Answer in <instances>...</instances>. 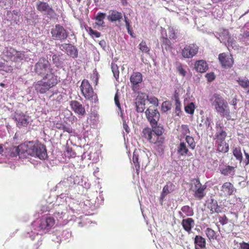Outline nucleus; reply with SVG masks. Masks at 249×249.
Instances as JSON below:
<instances>
[{
    "mask_svg": "<svg viewBox=\"0 0 249 249\" xmlns=\"http://www.w3.org/2000/svg\"><path fill=\"white\" fill-rule=\"evenodd\" d=\"M151 129L154 133L156 134L159 136H160V137H164L162 134L164 131V129L162 126H158L157 124H154L153 125H151Z\"/></svg>",
    "mask_w": 249,
    "mask_h": 249,
    "instance_id": "nucleus-34",
    "label": "nucleus"
},
{
    "mask_svg": "<svg viewBox=\"0 0 249 249\" xmlns=\"http://www.w3.org/2000/svg\"><path fill=\"white\" fill-rule=\"evenodd\" d=\"M7 15L8 18V20L11 21V23H16L17 24L19 21L20 14L17 10H14L12 11H8Z\"/></svg>",
    "mask_w": 249,
    "mask_h": 249,
    "instance_id": "nucleus-26",
    "label": "nucleus"
},
{
    "mask_svg": "<svg viewBox=\"0 0 249 249\" xmlns=\"http://www.w3.org/2000/svg\"><path fill=\"white\" fill-rule=\"evenodd\" d=\"M86 30L89 34L93 38L94 37L98 38L101 36L100 32L93 30L91 27H88L86 28Z\"/></svg>",
    "mask_w": 249,
    "mask_h": 249,
    "instance_id": "nucleus-44",
    "label": "nucleus"
},
{
    "mask_svg": "<svg viewBox=\"0 0 249 249\" xmlns=\"http://www.w3.org/2000/svg\"><path fill=\"white\" fill-rule=\"evenodd\" d=\"M171 109V104L168 101L163 102L162 104L161 110L162 112H166Z\"/></svg>",
    "mask_w": 249,
    "mask_h": 249,
    "instance_id": "nucleus-48",
    "label": "nucleus"
},
{
    "mask_svg": "<svg viewBox=\"0 0 249 249\" xmlns=\"http://www.w3.org/2000/svg\"><path fill=\"white\" fill-rule=\"evenodd\" d=\"M107 19L111 22H120L123 19V14L116 10H110L107 16Z\"/></svg>",
    "mask_w": 249,
    "mask_h": 249,
    "instance_id": "nucleus-19",
    "label": "nucleus"
},
{
    "mask_svg": "<svg viewBox=\"0 0 249 249\" xmlns=\"http://www.w3.org/2000/svg\"><path fill=\"white\" fill-rule=\"evenodd\" d=\"M194 197L198 199H202L205 196V191L206 189V186L202 185L198 178L195 179L194 182Z\"/></svg>",
    "mask_w": 249,
    "mask_h": 249,
    "instance_id": "nucleus-11",
    "label": "nucleus"
},
{
    "mask_svg": "<svg viewBox=\"0 0 249 249\" xmlns=\"http://www.w3.org/2000/svg\"><path fill=\"white\" fill-rule=\"evenodd\" d=\"M90 79L95 85H97L98 77L97 73L93 72L92 74H91L90 75Z\"/></svg>",
    "mask_w": 249,
    "mask_h": 249,
    "instance_id": "nucleus-54",
    "label": "nucleus"
},
{
    "mask_svg": "<svg viewBox=\"0 0 249 249\" xmlns=\"http://www.w3.org/2000/svg\"><path fill=\"white\" fill-rule=\"evenodd\" d=\"M130 80L133 88H137L138 85L142 81V76L141 72H136L131 75Z\"/></svg>",
    "mask_w": 249,
    "mask_h": 249,
    "instance_id": "nucleus-22",
    "label": "nucleus"
},
{
    "mask_svg": "<svg viewBox=\"0 0 249 249\" xmlns=\"http://www.w3.org/2000/svg\"><path fill=\"white\" fill-rule=\"evenodd\" d=\"M72 110L79 116H84L86 114L85 107L78 101L72 100L70 102Z\"/></svg>",
    "mask_w": 249,
    "mask_h": 249,
    "instance_id": "nucleus-17",
    "label": "nucleus"
},
{
    "mask_svg": "<svg viewBox=\"0 0 249 249\" xmlns=\"http://www.w3.org/2000/svg\"><path fill=\"white\" fill-rule=\"evenodd\" d=\"M216 131L213 137L215 143L225 141L227 136V132L224 130V126L221 123H217L215 125Z\"/></svg>",
    "mask_w": 249,
    "mask_h": 249,
    "instance_id": "nucleus-12",
    "label": "nucleus"
},
{
    "mask_svg": "<svg viewBox=\"0 0 249 249\" xmlns=\"http://www.w3.org/2000/svg\"><path fill=\"white\" fill-rule=\"evenodd\" d=\"M234 185L230 182H226L221 186L219 195L221 197H228L234 194L236 192Z\"/></svg>",
    "mask_w": 249,
    "mask_h": 249,
    "instance_id": "nucleus-9",
    "label": "nucleus"
},
{
    "mask_svg": "<svg viewBox=\"0 0 249 249\" xmlns=\"http://www.w3.org/2000/svg\"><path fill=\"white\" fill-rule=\"evenodd\" d=\"M177 69L178 71L179 72V74L182 76H185L186 74V71L183 68L182 65L181 64H179L178 67H177Z\"/></svg>",
    "mask_w": 249,
    "mask_h": 249,
    "instance_id": "nucleus-51",
    "label": "nucleus"
},
{
    "mask_svg": "<svg viewBox=\"0 0 249 249\" xmlns=\"http://www.w3.org/2000/svg\"><path fill=\"white\" fill-rule=\"evenodd\" d=\"M52 61H53V64H54L55 65H57L59 63V58L58 56L57 55V54H54L52 56Z\"/></svg>",
    "mask_w": 249,
    "mask_h": 249,
    "instance_id": "nucleus-57",
    "label": "nucleus"
},
{
    "mask_svg": "<svg viewBox=\"0 0 249 249\" xmlns=\"http://www.w3.org/2000/svg\"><path fill=\"white\" fill-rule=\"evenodd\" d=\"M244 154L245 158L244 162H245L246 165H248L249 164V154L246 152L245 150H244Z\"/></svg>",
    "mask_w": 249,
    "mask_h": 249,
    "instance_id": "nucleus-59",
    "label": "nucleus"
},
{
    "mask_svg": "<svg viewBox=\"0 0 249 249\" xmlns=\"http://www.w3.org/2000/svg\"><path fill=\"white\" fill-rule=\"evenodd\" d=\"M209 101L212 106L221 116L226 118L228 120L231 119L228 103L220 94L214 93L211 96Z\"/></svg>",
    "mask_w": 249,
    "mask_h": 249,
    "instance_id": "nucleus-2",
    "label": "nucleus"
},
{
    "mask_svg": "<svg viewBox=\"0 0 249 249\" xmlns=\"http://www.w3.org/2000/svg\"><path fill=\"white\" fill-rule=\"evenodd\" d=\"M160 40L161 42V46L162 49H165L166 51L170 50L172 49V43L167 37H161Z\"/></svg>",
    "mask_w": 249,
    "mask_h": 249,
    "instance_id": "nucleus-32",
    "label": "nucleus"
},
{
    "mask_svg": "<svg viewBox=\"0 0 249 249\" xmlns=\"http://www.w3.org/2000/svg\"><path fill=\"white\" fill-rule=\"evenodd\" d=\"M119 95L117 93H116L115 95V96H114V101H115V103L116 105V106L119 107V108H120L121 107V105L120 104V102H119Z\"/></svg>",
    "mask_w": 249,
    "mask_h": 249,
    "instance_id": "nucleus-58",
    "label": "nucleus"
},
{
    "mask_svg": "<svg viewBox=\"0 0 249 249\" xmlns=\"http://www.w3.org/2000/svg\"><path fill=\"white\" fill-rule=\"evenodd\" d=\"M148 101L152 104L157 107L159 105V100L155 97H149L147 96Z\"/></svg>",
    "mask_w": 249,
    "mask_h": 249,
    "instance_id": "nucleus-52",
    "label": "nucleus"
},
{
    "mask_svg": "<svg viewBox=\"0 0 249 249\" xmlns=\"http://www.w3.org/2000/svg\"><path fill=\"white\" fill-rule=\"evenodd\" d=\"M29 117L23 113L17 114L16 117L17 125L19 128L27 127L29 123Z\"/></svg>",
    "mask_w": 249,
    "mask_h": 249,
    "instance_id": "nucleus-20",
    "label": "nucleus"
},
{
    "mask_svg": "<svg viewBox=\"0 0 249 249\" xmlns=\"http://www.w3.org/2000/svg\"><path fill=\"white\" fill-rule=\"evenodd\" d=\"M5 53L6 55L13 61L17 53V50L12 47H10L7 49Z\"/></svg>",
    "mask_w": 249,
    "mask_h": 249,
    "instance_id": "nucleus-38",
    "label": "nucleus"
},
{
    "mask_svg": "<svg viewBox=\"0 0 249 249\" xmlns=\"http://www.w3.org/2000/svg\"><path fill=\"white\" fill-rule=\"evenodd\" d=\"M195 68L197 72L203 73L207 70L208 67L206 61L199 60L196 62Z\"/></svg>",
    "mask_w": 249,
    "mask_h": 249,
    "instance_id": "nucleus-25",
    "label": "nucleus"
},
{
    "mask_svg": "<svg viewBox=\"0 0 249 249\" xmlns=\"http://www.w3.org/2000/svg\"><path fill=\"white\" fill-rule=\"evenodd\" d=\"M145 113L151 125L157 124L160 119V114L157 109H153L149 107L146 110Z\"/></svg>",
    "mask_w": 249,
    "mask_h": 249,
    "instance_id": "nucleus-10",
    "label": "nucleus"
},
{
    "mask_svg": "<svg viewBox=\"0 0 249 249\" xmlns=\"http://www.w3.org/2000/svg\"><path fill=\"white\" fill-rule=\"evenodd\" d=\"M195 105L193 103L189 104L185 107V111L190 114H193L195 111Z\"/></svg>",
    "mask_w": 249,
    "mask_h": 249,
    "instance_id": "nucleus-47",
    "label": "nucleus"
},
{
    "mask_svg": "<svg viewBox=\"0 0 249 249\" xmlns=\"http://www.w3.org/2000/svg\"><path fill=\"white\" fill-rule=\"evenodd\" d=\"M60 49L62 51L66 52L68 55L72 58H76L78 56L77 49L71 44L64 43L61 44L60 46Z\"/></svg>",
    "mask_w": 249,
    "mask_h": 249,
    "instance_id": "nucleus-16",
    "label": "nucleus"
},
{
    "mask_svg": "<svg viewBox=\"0 0 249 249\" xmlns=\"http://www.w3.org/2000/svg\"><path fill=\"white\" fill-rule=\"evenodd\" d=\"M139 151L137 150H135L132 157V161L134 163L135 168L136 170L137 175H139L140 170V162L141 159H140Z\"/></svg>",
    "mask_w": 249,
    "mask_h": 249,
    "instance_id": "nucleus-24",
    "label": "nucleus"
},
{
    "mask_svg": "<svg viewBox=\"0 0 249 249\" xmlns=\"http://www.w3.org/2000/svg\"><path fill=\"white\" fill-rule=\"evenodd\" d=\"M237 82L239 85L243 89H247L248 91L249 92V80L246 78L244 79L239 78L237 80Z\"/></svg>",
    "mask_w": 249,
    "mask_h": 249,
    "instance_id": "nucleus-35",
    "label": "nucleus"
},
{
    "mask_svg": "<svg viewBox=\"0 0 249 249\" xmlns=\"http://www.w3.org/2000/svg\"><path fill=\"white\" fill-rule=\"evenodd\" d=\"M52 38L54 40L64 41L68 36V34L64 28L60 24H56L51 29Z\"/></svg>",
    "mask_w": 249,
    "mask_h": 249,
    "instance_id": "nucleus-7",
    "label": "nucleus"
},
{
    "mask_svg": "<svg viewBox=\"0 0 249 249\" xmlns=\"http://www.w3.org/2000/svg\"><path fill=\"white\" fill-rule=\"evenodd\" d=\"M207 208L209 210V213L212 214L214 213H221L223 212V208L218 205L217 201L211 199L210 202L208 203Z\"/></svg>",
    "mask_w": 249,
    "mask_h": 249,
    "instance_id": "nucleus-18",
    "label": "nucleus"
},
{
    "mask_svg": "<svg viewBox=\"0 0 249 249\" xmlns=\"http://www.w3.org/2000/svg\"><path fill=\"white\" fill-rule=\"evenodd\" d=\"M175 186L172 183H168L163 188L161 194V198L163 199L168 194L174 190Z\"/></svg>",
    "mask_w": 249,
    "mask_h": 249,
    "instance_id": "nucleus-29",
    "label": "nucleus"
},
{
    "mask_svg": "<svg viewBox=\"0 0 249 249\" xmlns=\"http://www.w3.org/2000/svg\"><path fill=\"white\" fill-rule=\"evenodd\" d=\"M206 235L207 238L210 240H214L216 239V234L215 231L210 228H207L205 231Z\"/></svg>",
    "mask_w": 249,
    "mask_h": 249,
    "instance_id": "nucleus-36",
    "label": "nucleus"
},
{
    "mask_svg": "<svg viewBox=\"0 0 249 249\" xmlns=\"http://www.w3.org/2000/svg\"><path fill=\"white\" fill-rule=\"evenodd\" d=\"M195 225V220L192 218L183 219L181 221V225L183 230L189 234L191 233Z\"/></svg>",
    "mask_w": 249,
    "mask_h": 249,
    "instance_id": "nucleus-21",
    "label": "nucleus"
},
{
    "mask_svg": "<svg viewBox=\"0 0 249 249\" xmlns=\"http://www.w3.org/2000/svg\"><path fill=\"white\" fill-rule=\"evenodd\" d=\"M80 89L83 95L86 100L94 103H96L98 101L97 94L94 91L88 80L84 79L82 81Z\"/></svg>",
    "mask_w": 249,
    "mask_h": 249,
    "instance_id": "nucleus-6",
    "label": "nucleus"
},
{
    "mask_svg": "<svg viewBox=\"0 0 249 249\" xmlns=\"http://www.w3.org/2000/svg\"><path fill=\"white\" fill-rule=\"evenodd\" d=\"M61 130H63L64 132H67L69 133H71L72 132V130L71 128L70 127L67 126L65 125H64L63 129Z\"/></svg>",
    "mask_w": 249,
    "mask_h": 249,
    "instance_id": "nucleus-60",
    "label": "nucleus"
},
{
    "mask_svg": "<svg viewBox=\"0 0 249 249\" xmlns=\"http://www.w3.org/2000/svg\"><path fill=\"white\" fill-rule=\"evenodd\" d=\"M185 141L186 142L188 143V145L190 148L192 150H194L196 145V143L195 142L194 138L190 136H186L185 138Z\"/></svg>",
    "mask_w": 249,
    "mask_h": 249,
    "instance_id": "nucleus-37",
    "label": "nucleus"
},
{
    "mask_svg": "<svg viewBox=\"0 0 249 249\" xmlns=\"http://www.w3.org/2000/svg\"><path fill=\"white\" fill-rule=\"evenodd\" d=\"M218 59L222 67L225 68H231L234 63L232 55L231 54H227L225 53L219 54Z\"/></svg>",
    "mask_w": 249,
    "mask_h": 249,
    "instance_id": "nucleus-14",
    "label": "nucleus"
},
{
    "mask_svg": "<svg viewBox=\"0 0 249 249\" xmlns=\"http://www.w3.org/2000/svg\"><path fill=\"white\" fill-rule=\"evenodd\" d=\"M66 152V155L69 158L75 157V153L72 151L71 148H68Z\"/></svg>",
    "mask_w": 249,
    "mask_h": 249,
    "instance_id": "nucleus-56",
    "label": "nucleus"
},
{
    "mask_svg": "<svg viewBox=\"0 0 249 249\" xmlns=\"http://www.w3.org/2000/svg\"><path fill=\"white\" fill-rule=\"evenodd\" d=\"M112 71L115 79L117 80L119 77V71L117 65L114 63L111 64Z\"/></svg>",
    "mask_w": 249,
    "mask_h": 249,
    "instance_id": "nucleus-46",
    "label": "nucleus"
},
{
    "mask_svg": "<svg viewBox=\"0 0 249 249\" xmlns=\"http://www.w3.org/2000/svg\"><path fill=\"white\" fill-rule=\"evenodd\" d=\"M55 220L53 216L43 217L40 220L39 228L40 230L49 231L54 225Z\"/></svg>",
    "mask_w": 249,
    "mask_h": 249,
    "instance_id": "nucleus-13",
    "label": "nucleus"
},
{
    "mask_svg": "<svg viewBox=\"0 0 249 249\" xmlns=\"http://www.w3.org/2000/svg\"><path fill=\"white\" fill-rule=\"evenodd\" d=\"M234 168L232 166L228 165L220 169V173L224 176H228L231 174Z\"/></svg>",
    "mask_w": 249,
    "mask_h": 249,
    "instance_id": "nucleus-41",
    "label": "nucleus"
},
{
    "mask_svg": "<svg viewBox=\"0 0 249 249\" xmlns=\"http://www.w3.org/2000/svg\"><path fill=\"white\" fill-rule=\"evenodd\" d=\"M199 47L195 43L186 45L181 50V54L184 58H192L197 54Z\"/></svg>",
    "mask_w": 249,
    "mask_h": 249,
    "instance_id": "nucleus-8",
    "label": "nucleus"
},
{
    "mask_svg": "<svg viewBox=\"0 0 249 249\" xmlns=\"http://www.w3.org/2000/svg\"><path fill=\"white\" fill-rule=\"evenodd\" d=\"M142 136L150 143L156 144L158 147L157 149L159 152L161 153L163 152V148L162 146L164 142V137L159 136L158 135L154 133L151 128L149 127H145L143 129Z\"/></svg>",
    "mask_w": 249,
    "mask_h": 249,
    "instance_id": "nucleus-5",
    "label": "nucleus"
},
{
    "mask_svg": "<svg viewBox=\"0 0 249 249\" xmlns=\"http://www.w3.org/2000/svg\"><path fill=\"white\" fill-rule=\"evenodd\" d=\"M64 125L62 123L57 122L55 124V127L59 130H62Z\"/></svg>",
    "mask_w": 249,
    "mask_h": 249,
    "instance_id": "nucleus-62",
    "label": "nucleus"
},
{
    "mask_svg": "<svg viewBox=\"0 0 249 249\" xmlns=\"http://www.w3.org/2000/svg\"><path fill=\"white\" fill-rule=\"evenodd\" d=\"M195 249H204L206 247V239L201 235H196L194 238Z\"/></svg>",
    "mask_w": 249,
    "mask_h": 249,
    "instance_id": "nucleus-23",
    "label": "nucleus"
},
{
    "mask_svg": "<svg viewBox=\"0 0 249 249\" xmlns=\"http://www.w3.org/2000/svg\"><path fill=\"white\" fill-rule=\"evenodd\" d=\"M232 154L236 160L241 162L243 160V156L241 148L240 146H233L232 147Z\"/></svg>",
    "mask_w": 249,
    "mask_h": 249,
    "instance_id": "nucleus-31",
    "label": "nucleus"
},
{
    "mask_svg": "<svg viewBox=\"0 0 249 249\" xmlns=\"http://www.w3.org/2000/svg\"><path fill=\"white\" fill-rule=\"evenodd\" d=\"M241 249H249V244L245 242L240 243Z\"/></svg>",
    "mask_w": 249,
    "mask_h": 249,
    "instance_id": "nucleus-61",
    "label": "nucleus"
},
{
    "mask_svg": "<svg viewBox=\"0 0 249 249\" xmlns=\"http://www.w3.org/2000/svg\"><path fill=\"white\" fill-rule=\"evenodd\" d=\"M36 9L40 12L45 13L48 15H52L54 13L53 8L47 3L38 1L36 3Z\"/></svg>",
    "mask_w": 249,
    "mask_h": 249,
    "instance_id": "nucleus-15",
    "label": "nucleus"
},
{
    "mask_svg": "<svg viewBox=\"0 0 249 249\" xmlns=\"http://www.w3.org/2000/svg\"><path fill=\"white\" fill-rule=\"evenodd\" d=\"M139 49L143 53H148L150 51L149 48L147 46L146 42L142 41L139 44Z\"/></svg>",
    "mask_w": 249,
    "mask_h": 249,
    "instance_id": "nucleus-49",
    "label": "nucleus"
},
{
    "mask_svg": "<svg viewBox=\"0 0 249 249\" xmlns=\"http://www.w3.org/2000/svg\"><path fill=\"white\" fill-rule=\"evenodd\" d=\"M219 222L222 225H224L228 223V218L226 216V215H223V216L218 215V216Z\"/></svg>",
    "mask_w": 249,
    "mask_h": 249,
    "instance_id": "nucleus-50",
    "label": "nucleus"
},
{
    "mask_svg": "<svg viewBox=\"0 0 249 249\" xmlns=\"http://www.w3.org/2000/svg\"><path fill=\"white\" fill-rule=\"evenodd\" d=\"M179 131L183 136H188L187 135L190 133L188 125L185 124L181 125Z\"/></svg>",
    "mask_w": 249,
    "mask_h": 249,
    "instance_id": "nucleus-45",
    "label": "nucleus"
},
{
    "mask_svg": "<svg viewBox=\"0 0 249 249\" xmlns=\"http://www.w3.org/2000/svg\"><path fill=\"white\" fill-rule=\"evenodd\" d=\"M127 32L128 34H129L131 36H133V29L132 27H129V28H127Z\"/></svg>",
    "mask_w": 249,
    "mask_h": 249,
    "instance_id": "nucleus-64",
    "label": "nucleus"
},
{
    "mask_svg": "<svg viewBox=\"0 0 249 249\" xmlns=\"http://www.w3.org/2000/svg\"><path fill=\"white\" fill-rule=\"evenodd\" d=\"M13 150L16 152L15 154H14L13 156L23 154L25 156L27 155L37 157L41 160H44L47 157L45 146L43 144L33 141L24 142L17 147H14Z\"/></svg>",
    "mask_w": 249,
    "mask_h": 249,
    "instance_id": "nucleus-1",
    "label": "nucleus"
},
{
    "mask_svg": "<svg viewBox=\"0 0 249 249\" xmlns=\"http://www.w3.org/2000/svg\"><path fill=\"white\" fill-rule=\"evenodd\" d=\"M145 95L143 93L139 94L137 97L136 99V101H142V102H145Z\"/></svg>",
    "mask_w": 249,
    "mask_h": 249,
    "instance_id": "nucleus-55",
    "label": "nucleus"
},
{
    "mask_svg": "<svg viewBox=\"0 0 249 249\" xmlns=\"http://www.w3.org/2000/svg\"><path fill=\"white\" fill-rule=\"evenodd\" d=\"M106 14L102 12H99L97 13L96 16L95 17V19L96 21V24L102 27L105 26L104 19L105 18Z\"/></svg>",
    "mask_w": 249,
    "mask_h": 249,
    "instance_id": "nucleus-30",
    "label": "nucleus"
},
{
    "mask_svg": "<svg viewBox=\"0 0 249 249\" xmlns=\"http://www.w3.org/2000/svg\"><path fill=\"white\" fill-rule=\"evenodd\" d=\"M25 58L24 51H17L13 61L18 62L23 60Z\"/></svg>",
    "mask_w": 249,
    "mask_h": 249,
    "instance_id": "nucleus-39",
    "label": "nucleus"
},
{
    "mask_svg": "<svg viewBox=\"0 0 249 249\" xmlns=\"http://www.w3.org/2000/svg\"><path fill=\"white\" fill-rule=\"evenodd\" d=\"M178 153L182 156L187 155L189 152L186 144L184 142H181L178 147Z\"/></svg>",
    "mask_w": 249,
    "mask_h": 249,
    "instance_id": "nucleus-33",
    "label": "nucleus"
},
{
    "mask_svg": "<svg viewBox=\"0 0 249 249\" xmlns=\"http://www.w3.org/2000/svg\"><path fill=\"white\" fill-rule=\"evenodd\" d=\"M174 98L175 100L176 112L177 113L178 115V113L181 110V103L177 93L175 94Z\"/></svg>",
    "mask_w": 249,
    "mask_h": 249,
    "instance_id": "nucleus-40",
    "label": "nucleus"
},
{
    "mask_svg": "<svg viewBox=\"0 0 249 249\" xmlns=\"http://www.w3.org/2000/svg\"><path fill=\"white\" fill-rule=\"evenodd\" d=\"M49 76L42 77L40 80L34 83L35 90L40 94L46 93L51 88L58 83L57 76L55 75H50Z\"/></svg>",
    "mask_w": 249,
    "mask_h": 249,
    "instance_id": "nucleus-3",
    "label": "nucleus"
},
{
    "mask_svg": "<svg viewBox=\"0 0 249 249\" xmlns=\"http://www.w3.org/2000/svg\"><path fill=\"white\" fill-rule=\"evenodd\" d=\"M169 36L170 39L176 40L177 39V33L176 30L173 27L168 28Z\"/></svg>",
    "mask_w": 249,
    "mask_h": 249,
    "instance_id": "nucleus-43",
    "label": "nucleus"
},
{
    "mask_svg": "<svg viewBox=\"0 0 249 249\" xmlns=\"http://www.w3.org/2000/svg\"><path fill=\"white\" fill-rule=\"evenodd\" d=\"M34 71L38 76L41 77L55 75L53 69L47 58L41 57L35 65Z\"/></svg>",
    "mask_w": 249,
    "mask_h": 249,
    "instance_id": "nucleus-4",
    "label": "nucleus"
},
{
    "mask_svg": "<svg viewBox=\"0 0 249 249\" xmlns=\"http://www.w3.org/2000/svg\"><path fill=\"white\" fill-rule=\"evenodd\" d=\"M194 214L193 208L188 205H185L181 208V211L179 212V215L182 218L186 216H192Z\"/></svg>",
    "mask_w": 249,
    "mask_h": 249,
    "instance_id": "nucleus-27",
    "label": "nucleus"
},
{
    "mask_svg": "<svg viewBox=\"0 0 249 249\" xmlns=\"http://www.w3.org/2000/svg\"><path fill=\"white\" fill-rule=\"evenodd\" d=\"M205 77L209 82H212L215 79V76L213 72L208 73L206 74Z\"/></svg>",
    "mask_w": 249,
    "mask_h": 249,
    "instance_id": "nucleus-53",
    "label": "nucleus"
},
{
    "mask_svg": "<svg viewBox=\"0 0 249 249\" xmlns=\"http://www.w3.org/2000/svg\"><path fill=\"white\" fill-rule=\"evenodd\" d=\"M136 111L138 112L142 113L143 112L145 107V103L142 102V101H136L135 102Z\"/></svg>",
    "mask_w": 249,
    "mask_h": 249,
    "instance_id": "nucleus-42",
    "label": "nucleus"
},
{
    "mask_svg": "<svg viewBox=\"0 0 249 249\" xmlns=\"http://www.w3.org/2000/svg\"><path fill=\"white\" fill-rule=\"evenodd\" d=\"M127 32L128 34H129L131 36H133V29L132 27H129V28H127Z\"/></svg>",
    "mask_w": 249,
    "mask_h": 249,
    "instance_id": "nucleus-63",
    "label": "nucleus"
},
{
    "mask_svg": "<svg viewBox=\"0 0 249 249\" xmlns=\"http://www.w3.org/2000/svg\"><path fill=\"white\" fill-rule=\"evenodd\" d=\"M217 146L216 151L219 153H226L229 151V145L225 141L215 143Z\"/></svg>",
    "mask_w": 249,
    "mask_h": 249,
    "instance_id": "nucleus-28",
    "label": "nucleus"
}]
</instances>
